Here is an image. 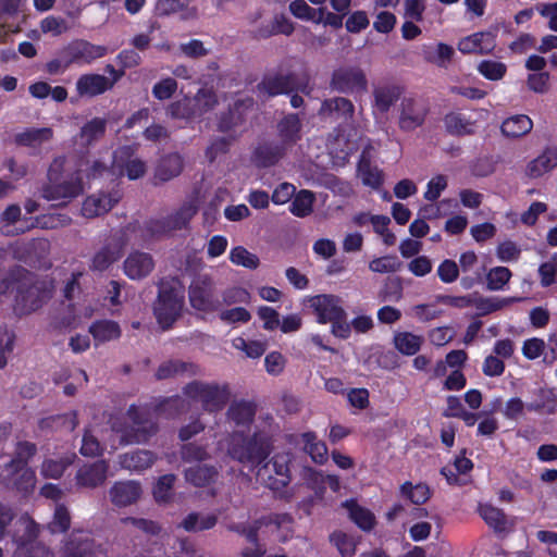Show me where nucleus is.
<instances>
[{"label":"nucleus","mask_w":557,"mask_h":557,"mask_svg":"<svg viewBox=\"0 0 557 557\" xmlns=\"http://www.w3.org/2000/svg\"><path fill=\"white\" fill-rule=\"evenodd\" d=\"M88 161L77 159L70 164L64 156L55 157L47 171V183L40 188L41 197L51 200H72L84 193V166Z\"/></svg>","instance_id":"f257e3e1"},{"label":"nucleus","mask_w":557,"mask_h":557,"mask_svg":"<svg viewBox=\"0 0 557 557\" xmlns=\"http://www.w3.org/2000/svg\"><path fill=\"white\" fill-rule=\"evenodd\" d=\"M2 284V293L16 285L14 312L20 317L38 310L50 298V292L45 283L39 282L34 273L20 265L10 269Z\"/></svg>","instance_id":"f03ea898"},{"label":"nucleus","mask_w":557,"mask_h":557,"mask_svg":"<svg viewBox=\"0 0 557 557\" xmlns=\"http://www.w3.org/2000/svg\"><path fill=\"white\" fill-rule=\"evenodd\" d=\"M185 292L178 278L162 281L153 304V315L163 331L171 330L182 317Z\"/></svg>","instance_id":"7ed1b4c3"},{"label":"nucleus","mask_w":557,"mask_h":557,"mask_svg":"<svg viewBox=\"0 0 557 557\" xmlns=\"http://www.w3.org/2000/svg\"><path fill=\"white\" fill-rule=\"evenodd\" d=\"M271 450L272 440L265 432H255L250 437L235 434L228 447L233 459L256 466L265 461Z\"/></svg>","instance_id":"20e7f679"},{"label":"nucleus","mask_w":557,"mask_h":557,"mask_svg":"<svg viewBox=\"0 0 557 557\" xmlns=\"http://www.w3.org/2000/svg\"><path fill=\"white\" fill-rule=\"evenodd\" d=\"M132 425L115 429L121 433V443L125 445L141 444L148 442L159 430L158 422L147 407L131 405L126 411Z\"/></svg>","instance_id":"39448f33"},{"label":"nucleus","mask_w":557,"mask_h":557,"mask_svg":"<svg viewBox=\"0 0 557 557\" xmlns=\"http://www.w3.org/2000/svg\"><path fill=\"white\" fill-rule=\"evenodd\" d=\"M183 394L191 400L200 401L208 412L221 411L230 400V389L225 384L193 381L184 386Z\"/></svg>","instance_id":"423d86ee"},{"label":"nucleus","mask_w":557,"mask_h":557,"mask_svg":"<svg viewBox=\"0 0 557 557\" xmlns=\"http://www.w3.org/2000/svg\"><path fill=\"white\" fill-rule=\"evenodd\" d=\"M355 104L346 97L337 96L322 100L318 115L323 121L336 123L334 132L341 136L355 124Z\"/></svg>","instance_id":"0eeeda50"},{"label":"nucleus","mask_w":557,"mask_h":557,"mask_svg":"<svg viewBox=\"0 0 557 557\" xmlns=\"http://www.w3.org/2000/svg\"><path fill=\"white\" fill-rule=\"evenodd\" d=\"M257 88L260 92L267 94L269 97L289 95L294 91H301L306 95L310 94L308 74L299 76L294 72L265 75L257 85Z\"/></svg>","instance_id":"6e6552de"},{"label":"nucleus","mask_w":557,"mask_h":557,"mask_svg":"<svg viewBox=\"0 0 557 557\" xmlns=\"http://www.w3.org/2000/svg\"><path fill=\"white\" fill-rule=\"evenodd\" d=\"M188 300L193 309L205 313L219 311L222 307L215 295L214 283L207 274L197 275L191 280L188 286Z\"/></svg>","instance_id":"1a4fd4ad"},{"label":"nucleus","mask_w":557,"mask_h":557,"mask_svg":"<svg viewBox=\"0 0 557 557\" xmlns=\"http://www.w3.org/2000/svg\"><path fill=\"white\" fill-rule=\"evenodd\" d=\"M20 522L24 524V532L22 535L12 534V540L16 544L13 557H53L48 547L35 543L39 533L37 523L30 518L21 519Z\"/></svg>","instance_id":"9d476101"},{"label":"nucleus","mask_w":557,"mask_h":557,"mask_svg":"<svg viewBox=\"0 0 557 557\" xmlns=\"http://www.w3.org/2000/svg\"><path fill=\"white\" fill-rule=\"evenodd\" d=\"M330 87L339 94H362L368 88V79L359 66H339L332 73Z\"/></svg>","instance_id":"9b49d317"},{"label":"nucleus","mask_w":557,"mask_h":557,"mask_svg":"<svg viewBox=\"0 0 557 557\" xmlns=\"http://www.w3.org/2000/svg\"><path fill=\"white\" fill-rule=\"evenodd\" d=\"M66 64L87 65L108 54V48L85 39H75L63 47Z\"/></svg>","instance_id":"f8f14e48"},{"label":"nucleus","mask_w":557,"mask_h":557,"mask_svg":"<svg viewBox=\"0 0 557 557\" xmlns=\"http://www.w3.org/2000/svg\"><path fill=\"white\" fill-rule=\"evenodd\" d=\"M135 154L134 145L121 146L113 152V164L119 168L121 175L127 176L131 181L143 177L147 171L146 163Z\"/></svg>","instance_id":"ddd939ff"},{"label":"nucleus","mask_w":557,"mask_h":557,"mask_svg":"<svg viewBox=\"0 0 557 557\" xmlns=\"http://www.w3.org/2000/svg\"><path fill=\"white\" fill-rule=\"evenodd\" d=\"M311 308L317 315V322L326 324L336 320L345 312L342 298L332 294H321L311 298Z\"/></svg>","instance_id":"4468645a"},{"label":"nucleus","mask_w":557,"mask_h":557,"mask_svg":"<svg viewBox=\"0 0 557 557\" xmlns=\"http://www.w3.org/2000/svg\"><path fill=\"white\" fill-rule=\"evenodd\" d=\"M268 475V485L272 490H280L288 485L290 481L289 467L287 457L284 455H275L271 460L259 469L258 475L264 480Z\"/></svg>","instance_id":"2eb2a0df"},{"label":"nucleus","mask_w":557,"mask_h":557,"mask_svg":"<svg viewBox=\"0 0 557 557\" xmlns=\"http://www.w3.org/2000/svg\"><path fill=\"white\" fill-rule=\"evenodd\" d=\"M108 471L109 465L103 459L84 463L76 472V485L84 488H96L106 482Z\"/></svg>","instance_id":"dca6fc26"},{"label":"nucleus","mask_w":557,"mask_h":557,"mask_svg":"<svg viewBox=\"0 0 557 557\" xmlns=\"http://www.w3.org/2000/svg\"><path fill=\"white\" fill-rule=\"evenodd\" d=\"M496 47V33L479 32L465 37L458 42V50L463 54H488Z\"/></svg>","instance_id":"f3484780"},{"label":"nucleus","mask_w":557,"mask_h":557,"mask_svg":"<svg viewBox=\"0 0 557 557\" xmlns=\"http://www.w3.org/2000/svg\"><path fill=\"white\" fill-rule=\"evenodd\" d=\"M445 132L455 137L472 136L476 132V120L460 110L447 112L443 117Z\"/></svg>","instance_id":"a211bd4d"},{"label":"nucleus","mask_w":557,"mask_h":557,"mask_svg":"<svg viewBox=\"0 0 557 557\" xmlns=\"http://www.w3.org/2000/svg\"><path fill=\"white\" fill-rule=\"evenodd\" d=\"M287 148L284 144L275 141H264L259 144L252 152V161L259 169L274 166L284 158Z\"/></svg>","instance_id":"6ab92c4d"},{"label":"nucleus","mask_w":557,"mask_h":557,"mask_svg":"<svg viewBox=\"0 0 557 557\" xmlns=\"http://www.w3.org/2000/svg\"><path fill=\"white\" fill-rule=\"evenodd\" d=\"M120 200L117 193H99L88 196L82 206V214L94 219L109 212Z\"/></svg>","instance_id":"aec40b11"},{"label":"nucleus","mask_w":557,"mask_h":557,"mask_svg":"<svg viewBox=\"0 0 557 557\" xmlns=\"http://www.w3.org/2000/svg\"><path fill=\"white\" fill-rule=\"evenodd\" d=\"M428 114V109L418 103L412 98H404L399 115V127L403 131L410 132L420 127Z\"/></svg>","instance_id":"412c9836"},{"label":"nucleus","mask_w":557,"mask_h":557,"mask_svg":"<svg viewBox=\"0 0 557 557\" xmlns=\"http://www.w3.org/2000/svg\"><path fill=\"white\" fill-rule=\"evenodd\" d=\"M154 268V262L148 252L134 251L125 259L123 269L131 280H140L148 276Z\"/></svg>","instance_id":"4be33fe9"},{"label":"nucleus","mask_w":557,"mask_h":557,"mask_svg":"<svg viewBox=\"0 0 557 557\" xmlns=\"http://www.w3.org/2000/svg\"><path fill=\"white\" fill-rule=\"evenodd\" d=\"M183 166V158L177 152L163 156L154 168L153 184L158 185L173 180L182 173Z\"/></svg>","instance_id":"5701e85b"},{"label":"nucleus","mask_w":557,"mask_h":557,"mask_svg":"<svg viewBox=\"0 0 557 557\" xmlns=\"http://www.w3.org/2000/svg\"><path fill=\"white\" fill-rule=\"evenodd\" d=\"M113 87V83L101 74L88 73L76 81V91L81 97L92 98L104 94Z\"/></svg>","instance_id":"b1692460"},{"label":"nucleus","mask_w":557,"mask_h":557,"mask_svg":"<svg viewBox=\"0 0 557 557\" xmlns=\"http://www.w3.org/2000/svg\"><path fill=\"white\" fill-rule=\"evenodd\" d=\"M141 486L135 481L115 482L110 491V499L117 507H126L136 503L141 495Z\"/></svg>","instance_id":"393cba45"},{"label":"nucleus","mask_w":557,"mask_h":557,"mask_svg":"<svg viewBox=\"0 0 557 557\" xmlns=\"http://www.w3.org/2000/svg\"><path fill=\"white\" fill-rule=\"evenodd\" d=\"M276 129L280 143L288 149L301 139L302 123L297 113H288L277 122Z\"/></svg>","instance_id":"a878e982"},{"label":"nucleus","mask_w":557,"mask_h":557,"mask_svg":"<svg viewBox=\"0 0 557 557\" xmlns=\"http://www.w3.org/2000/svg\"><path fill=\"white\" fill-rule=\"evenodd\" d=\"M403 88L395 84H384L373 89V111L386 114L399 100Z\"/></svg>","instance_id":"bb28decb"},{"label":"nucleus","mask_w":557,"mask_h":557,"mask_svg":"<svg viewBox=\"0 0 557 557\" xmlns=\"http://www.w3.org/2000/svg\"><path fill=\"white\" fill-rule=\"evenodd\" d=\"M8 474L4 478L5 484L23 495L33 492L36 484V473L29 467L5 470Z\"/></svg>","instance_id":"cd10ccee"},{"label":"nucleus","mask_w":557,"mask_h":557,"mask_svg":"<svg viewBox=\"0 0 557 557\" xmlns=\"http://www.w3.org/2000/svg\"><path fill=\"white\" fill-rule=\"evenodd\" d=\"M246 102L252 103L251 99L248 100H236L232 106L228 107L227 111L222 112L218 120V131L221 133H228L235 127L242 125L245 120V110L248 108Z\"/></svg>","instance_id":"c85d7f7f"},{"label":"nucleus","mask_w":557,"mask_h":557,"mask_svg":"<svg viewBox=\"0 0 557 557\" xmlns=\"http://www.w3.org/2000/svg\"><path fill=\"white\" fill-rule=\"evenodd\" d=\"M88 332L92 336L96 347L111 341H116L122 335L120 324L109 319L94 321L89 325Z\"/></svg>","instance_id":"c756f323"},{"label":"nucleus","mask_w":557,"mask_h":557,"mask_svg":"<svg viewBox=\"0 0 557 557\" xmlns=\"http://www.w3.org/2000/svg\"><path fill=\"white\" fill-rule=\"evenodd\" d=\"M219 471L216 467L205 463H196L184 471L187 483L196 487H207L216 482Z\"/></svg>","instance_id":"7c9ffc66"},{"label":"nucleus","mask_w":557,"mask_h":557,"mask_svg":"<svg viewBox=\"0 0 557 557\" xmlns=\"http://www.w3.org/2000/svg\"><path fill=\"white\" fill-rule=\"evenodd\" d=\"M557 166V147H546L535 159L531 160L525 169V174L531 178H537Z\"/></svg>","instance_id":"2f4dec72"},{"label":"nucleus","mask_w":557,"mask_h":557,"mask_svg":"<svg viewBox=\"0 0 557 557\" xmlns=\"http://www.w3.org/2000/svg\"><path fill=\"white\" fill-rule=\"evenodd\" d=\"M157 457L154 453L147 449H135L120 456V466L132 471H144L150 468Z\"/></svg>","instance_id":"473e14b6"},{"label":"nucleus","mask_w":557,"mask_h":557,"mask_svg":"<svg viewBox=\"0 0 557 557\" xmlns=\"http://www.w3.org/2000/svg\"><path fill=\"white\" fill-rule=\"evenodd\" d=\"M77 425V413L71 411L42 418L38 421V429L44 432L66 431L72 432Z\"/></svg>","instance_id":"72a5a7b5"},{"label":"nucleus","mask_w":557,"mask_h":557,"mask_svg":"<svg viewBox=\"0 0 557 557\" xmlns=\"http://www.w3.org/2000/svg\"><path fill=\"white\" fill-rule=\"evenodd\" d=\"M198 370V366L193 362L169 360L158 367L156 377L157 380H166L185 373L197 375Z\"/></svg>","instance_id":"f704fd0d"},{"label":"nucleus","mask_w":557,"mask_h":557,"mask_svg":"<svg viewBox=\"0 0 557 557\" xmlns=\"http://www.w3.org/2000/svg\"><path fill=\"white\" fill-rule=\"evenodd\" d=\"M218 523V516L215 513H208L201 516L193 511L189 512L178 524L186 532L197 533L213 529Z\"/></svg>","instance_id":"c9c22d12"},{"label":"nucleus","mask_w":557,"mask_h":557,"mask_svg":"<svg viewBox=\"0 0 557 557\" xmlns=\"http://www.w3.org/2000/svg\"><path fill=\"white\" fill-rule=\"evenodd\" d=\"M532 127V120L528 115L517 114L504 120L500 131L506 137L519 138L530 133Z\"/></svg>","instance_id":"e433bc0d"},{"label":"nucleus","mask_w":557,"mask_h":557,"mask_svg":"<svg viewBox=\"0 0 557 557\" xmlns=\"http://www.w3.org/2000/svg\"><path fill=\"white\" fill-rule=\"evenodd\" d=\"M344 506L348 509L351 521H354V523H356V525L362 531L369 532L374 528L376 521L375 516L371 510L360 506L352 499L346 500Z\"/></svg>","instance_id":"4c0bfd02"},{"label":"nucleus","mask_w":557,"mask_h":557,"mask_svg":"<svg viewBox=\"0 0 557 557\" xmlns=\"http://www.w3.org/2000/svg\"><path fill=\"white\" fill-rule=\"evenodd\" d=\"M394 347L404 356H414L423 344V337L411 332H396L393 337Z\"/></svg>","instance_id":"58836bf2"},{"label":"nucleus","mask_w":557,"mask_h":557,"mask_svg":"<svg viewBox=\"0 0 557 557\" xmlns=\"http://www.w3.org/2000/svg\"><path fill=\"white\" fill-rule=\"evenodd\" d=\"M187 410L186 401L180 395L162 398L153 407L157 416H164L166 419H174Z\"/></svg>","instance_id":"ea45409f"},{"label":"nucleus","mask_w":557,"mask_h":557,"mask_svg":"<svg viewBox=\"0 0 557 557\" xmlns=\"http://www.w3.org/2000/svg\"><path fill=\"white\" fill-rule=\"evenodd\" d=\"M400 494L413 505H423L431 498V490L426 483L419 482L413 484L406 481L400 485Z\"/></svg>","instance_id":"a19ab883"},{"label":"nucleus","mask_w":557,"mask_h":557,"mask_svg":"<svg viewBox=\"0 0 557 557\" xmlns=\"http://www.w3.org/2000/svg\"><path fill=\"white\" fill-rule=\"evenodd\" d=\"M478 512L484 522L495 532H503L506 530L507 519L502 509L491 504H480Z\"/></svg>","instance_id":"79ce46f5"},{"label":"nucleus","mask_w":557,"mask_h":557,"mask_svg":"<svg viewBox=\"0 0 557 557\" xmlns=\"http://www.w3.org/2000/svg\"><path fill=\"white\" fill-rule=\"evenodd\" d=\"M36 444L28 441H20L15 445L12 459L4 465V470L27 467L28 461L36 455Z\"/></svg>","instance_id":"37998d69"},{"label":"nucleus","mask_w":557,"mask_h":557,"mask_svg":"<svg viewBox=\"0 0 557 557\" xmlns=\"http://www.w3.org/2000/svg\"><path fill=\"white\" fill-rule=\"evenodd\" d=\"M50 244L45 238H33L28 242L16 243L12 247V257L17 261L26 262L30 255L36 251H47Z\"/></svg>","instance_id":"c03bdc74"},{"label":"nucleus","mask_w":557,"mask_h":557,"mask_svg":"<svg viewBox=\"0 0 557 557\" xmlns=\"http://www.w3.org/2000/svg\"><path fill=\"white\" fill-rule=\"evenodd\" d=\"M314 200L315 197L311 190L301 189L295 193L289 206V211L297 218H306L312 213Z\"/></svg>","instance_id":"a18cd8bd"},{"label":"nucleus","mask_w":557,"mask_h":557,"mask_svg":"<svg viewBox=\"0 0 557 557\" xmlns=\"http://www.w3.org/2000/svg\"><path fill=\"white\" fill-rule=\"evenodd\" d=\"M227 416L236 425L248 426L255 419L256 408L251 403L244 400L233 403L227 410Z\"/></svg>","instance_id":"49530a36"},{"label":"nucleus","mask_w":557,"mask_h":557,"mask_svg":"<svg viewBox=\"0 0 557 557\" xmlns=\"http://www.w3.org/2000/svg\"><path fill=\"white\" fill-rule=\"evenodd\" d=\"M107 131V120L103 117H94L85 123L79 131L82 144L90 146L92 143L102 138Z\"/></svg>","instance_id":"de8ad7c7"},{"label":"nucleus","mask_w":557,"mask_h":557,"mask_svg":"<svg viewBox=\"0 0 557 557\" xmlns=\"http://www.w3.org/2000/svg\"><path fill=\"white\" fill-rule=\"evenodd\" d=\"M304 449L310 455L317 463H323L327 459V447L324 442L319 441L314 432L301 434Z\"/></svg>","instance_id":"09e8293b"},{"label":"nucleus","mask_w":557,"mask_h":557,"mask_svg":"<svg viewBox=\"0 0 557 557\" xmlns=\"http://www.w3.org/2000/svg\"><path fill=\"white\" fill-rule=\"evenodd\" d=\"M172 119L194 120L199 117V110L196 108L193 98H184L172 102L166 110Z\"/></svg>","instance_id":"8fccbe9b"},{"label":"nucleus","mask_w":557,"mask_h":557,"mask_svg":"<svg viewBox=\"0 0 557 557\" xmlns=\"http://www.w3.org/2000/svg\"><path fill=\"white\" fill-rule=\"evenodd\" d=\"M53 132L49 127L28 128L15 136L18 146L34 147L37 144L48 141L52 138Z\"/></svg>","instance_id":"3c124183"},{"label":"nucleus","mask_w":557,"mask_h":557,"mask_svg":"<svg viewBox=\"0 0 557 557\" xmlns=\"http://www.w3.org/2000/svg\"><path fill=\"white\" fill-rule=\"evenodd\" d=\"M121 257L120 250L107 245L98 250L89 265L91 271L103 272Z\"/></svg>","instance_id":"603ef678"},{"label":"nucleus","mask_w":557,"mask_h":557,"mask_svg":"<svg viewBox=\"0 0 557 557\" xmlns=\"http://www.w3.org/2000/svg\"><path fill=\"white\" fill-rule=\"evenodd\" d=\"M289 12L301 21L312 22L314 24L321 23V7L318 9L311 8L305 0H293L289 3Z\"/></svg>","instance_id":"864d4df0"},{"label":"nucleus","mask_w":557,"mask_h":557,"mask_svg":"<svg viewBox=\"0 0 557 557\" xmlns=\"http://www.w3.org/2000/svg\"><path fill=\"white\" fill-rule=\"evenodd\" d=\"M197 213V208L190 202H185L174 213L165 216L172 231L185 228L194 215Z\"/></svg>","instance_id":"5fc2aeb1"},{"label":"nucleus","mask_w":557,"mask_h":557,"mask_svg":"<svg viewBox=\"0 0 557 557\" xmlns=\"http://www.w3.org/2000/svg\"><path fill=\"white\" fill-rule=\"evenodd\" d=\"M358 171L361 175L363 185L377 189L382 186L384 180L382 171L377 166H372L370 160L361 158L358 164Z\"/></svg>","instance_id":"6e6d98bb"},{"label":"nucleus","mask_w":557,"mask_h":557,"mask_svg":"<svg viewBox=\"0 0 557 557\" xmlns=\"http://www.w3.org/2000/svg\"><path fill=\"white\" fill-rule=\"evenodd\" d=\"M403 267V262L395 255H386L383 257L374 258L369 262L370 271L374 273L385 274L395 273Z\"/></svg>","instance_id":"4d7b16f0"},{"label":"nucleus","mask_w":557,"mask_h":557,"mask_svg":"<svg viewBox=\"0 0 557 557\" xmlns=\"http://www.w3.org/2000/svg\"><path fill=\"white\" fill-rule=\"evenodd\" d=\"M512 272L506 267H494L485 275L488 290H502L510 281Z\"/></svg>","instance_id":"13d9d810"},{"label":"nucleus","mask_w":557,"mask_h":557,"mask_svg":"<svg viewBox=\"0 0 557 557\" xmlns=\"http://www.w3.org/2000/svg\"><path fill=\"white\" fill-rule=\"evenodd\" d=\"M230 260L236 265H242L249 270H255L259 267L260 260L257 255L248 251L243 246H236L230 251Z\"/></svg>","instance_id":"bf43d9fd"},{"label":"nucleus","mask_w":557,"mask_h":557,"mask_svg":"<svg viewBox=\"0 0 557 557\" xmlns=\"http://www.w3.org/2000/svg\"><path fill=\"white\" fill-rule=\"evenodd\" d=\"M71 223V218L67 214H40L34 218L32 223L33 227H40L44 230H54Z\"/></svg>","instance_id":"052dcab7"},{"label":"nucleus","mask_w":557,"mask_h":557,"mask_svg":"<svg viewBox=\"0 0 557 557\" xmlns=\"http://www.w3.org/2000/svg\"><path fill=\"white\" fill-rule=\"evenodd\" d=\"M478 71L488 81H499L505 76L507 66L499 61L483 60L479 63Z\"/></svg>","instance_id":"680f3d73"},{"label":"nucleus","mask_w":557,"mask_h":557,"mask_svg":"<svg viewBox=\"0 0 557 557\" xmlns=\"http://www.w3.org/2000/svg\"><path fill=\"white\" fill-rule=\"evenodd\" d=\"M195 101L196 108L199 110V117H201L205 113L214 109L218 104V97L213 89L209 88H200L195 97L193 98Z\"/></svg>","instance_id":"e2e57ef3"},{"label":"nucleus","mask_w":557,"mask_h":557,"mask_svg":"<svg viewBox=\"0 0 557 557\" xmlns=\"http://www.w3.org/2000/svg\"><path fill=\"white\" fill-rule=\"evenodd\" d=\"M175 474L168 473L161 475L153 486V497L158 503H165L171 498V491L175 484Z\"/></svg>","instance_id":"0e129e2a"},{"label":"nucleus","mask_w":557,"mask_h":557,"mask_svg":"<svg viewBox=\"0 0 557 557\" xmlns=\"http://www.w3.org/2000/svg\"><path fill=\"white\" fill-rule=\"evenodd\" d=\"M48 527L52 533H65L70 529L71 516L65 505H57L53 519Z\"/></svg>","instance_id":"69168bd1"},{"label":"nucleus","mask_w":557,"mask_h":557,"mask_svg":"<svg viewBox=\"0 0 557 557\" xmlns=\"http://www.w3.org/2000/svg\"><path fill=\"white\" fill-rule=\"evenodd\" d=\"M454 48L447 44L438 42L436 53H432L431 51L424 50V59L428 62L434 63L438 66H446L454 57Z\"/></svg>","instance_id":"338daca9"},{"label":"nucleus","mask_w":557,"mask_h":557,"mask_svg":"<svg viewBox=\"0 0 557 557\" xmlns=\"http://www.w3.org/2000/svg\"><path fill=\"white\" fill-rule=\"evenodd\" d=\"M177 82L173 77H165L157 82L152 87V96L160 100H168L177 91Z\"/></svg>","instance_id":"774afa93"}]
</instances>
